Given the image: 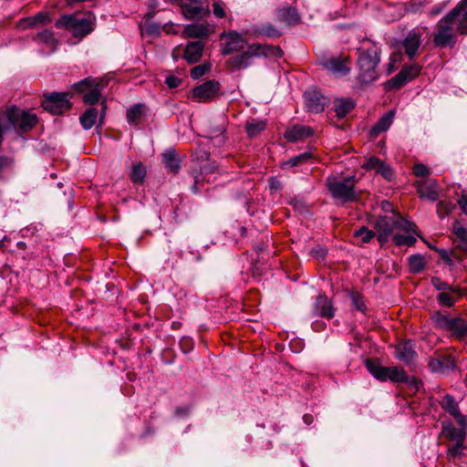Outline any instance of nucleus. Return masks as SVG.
<instances>
[{"label": "nucleus", "mask_w": 467, "mask_h": 467, "mask_svg": "<svg viewBox=\"0 0 467 467\" xmlns=\"http://www.w3.org/2000/svg\"><path fill=\"white\" fill-rule=\"evenodd\" d=\"M453 367L454 361L449 357L431 358L429 360V368L435 373H444Z\"/></svg>", "instance_id": "nucleus-29"}, {"label": "nucleus", "mask_w": 467, "mask_h": 467, "mask_svg": "<svg viewBox=\"0 0 467 467\" xmlns=\"http://www.w3.org/2000/svg\"><path fill=\"white\" fill-rule=\"evenodd\" d=\"M460 297L451 292H441L438 295L437 301L441 306L451 307Z\"/></svg>", "instance_id": "nucleus-46"}, {"label": "nucleus", "mask_w": 467, "mask_h": 467, "mask_svg": "<svg viewBox=\"0 0 467 467\" xmlns=\"http://www.w3.org/2000/svg\"><path fill=\"white\" fill-rule=\"evenodd\" d=\"M386 373V380H390L394 383H402L403 381H409V376L401 367H388Z\"/></svg>", "instance_id": "nucleus-35"}, {"label": "nucleus", "mask_w": 467, "mask_h": 467, "mask_svg": "<svg viewBox=\"0 0 467 467\" xmlns=\"http://www.w3.org/2000/svg\"><path fill=\"white\" fill-rule=\"evenodd\" d=\"M454 207V204L451 203V202L440 201L437 203V213L440 218H444L445 216L451 213Z\"/></svg>", "instance_id": "nucleus-48"}, {"label": "nucleus", "mask_w": 467, "mask_h": 467, "mask_svg": "<svg viewBox=\"0 0 467 467\" xmlns=\"http://www.w3.org/2000/svg\"><path fill=\"white\" fill-rule=\"evenodd\" d=\"M395 349L396 358L403 363L410 364L417 358V353L414 350V344L410 340L398 344Z\"/></svg>", "instance_id": "nucleus-21"}, {"label": "nucleus", "mask_w": 467, "mask_h": 467, "mask_svg": "<svg viewBox=\"0 0 467 467\" xmlns=\"http://www.w3.org/2000/svg\"><path fill=\"white\" fill-rule=\"evenodd\" d=\"M374 227L377 231L378 241L383 245L395 231L410 233L413 231L414 224L400 214H392L379 216L376 220Z\"/></svg>", "instance_id": "nucleus-4"}, {"label": "nucleus", "mask_w": 467, "mask_h": 467, "mask_svg": "<svg viewBox=\"0 0 467 467\" xmlns=\"http://www.w3.org/2000/svg\"><path fill=\"white\" fill-rule=\"evenodd\" d=\"M13 167V161L11 159L0 156V179L3 177L4 173L10 171Z\"/></svg>", "instance_id": "nucleus-51"}, {"label": "nucleus", "mask_w": 467, "mask_h": 467, "mask_svg": "<svg viewBox=\"0 0 467 467\" xmlns=\"http://www.w3.org/2000/svg\"><path fill=\"white\" fill-rule=\"evenodd\" d=\"M50 22V18L47 14L38 13L33 17H27L20 21V26L23 28L31 27L38 24H46Z\"/></svg>", "instance_id": "nucleus-41"}, {"label": "nucleus", "mask_w": 467, "mask_h": 467, "mask_svg": "<svg viewBox=\"0 0 467 467\" xmlns=\"http://www.w3.org/2000/svg\"><path fill=\"white\" fill-rule=\"evenodd\" d=\"M402 383L408 384L410 387L415 389V390H418L420 389V387L422 385V383L419 379H417L414 377H410V376H409V381H403Z\"/></svg>", "instance_id": "nucleus-59"}, {"label": "nucleus", "mask_w": 467, "mask_h": 467, "mask_svg": "<svg viewBox=\"0 0 467 467\" xmlns=\"http://www.w3.org/2000/svg\"><path fill=\"white\" fill-rule=\"evenodd\" d=\"M440 404L446 412L457 420L458 424H463L466 418L461 413L458 402L451 395L447 394L443 396Z\"/></svg>", "instance_id": "nucleus-23"}, {"label": "nucleus", "mask_w": 467, "mask_h": 467, "mask_svg": "<svg viewBox=\"0 0 467 467\" xmlns=\"http://www.w3.org/2000/svg\"><path fill=\"white\" fill-rule=\"evenodd\" d=\"M213 139H218V142L219 143L223 142L224 139H225L224 135H223V130H220V135L219 136L213 137Z\"/></svg>", "instance_id": "nucleus-63"}, {"label": "nucleus", "mask_w": 467, "mask_h": 467, "mask_svg": "<svg viewBox=\"0 0 467 467\" xmlns=\"http://www.w3.org/2000/svg\"><path fill=\"white\" fill-rule=\"evenodd\" d=\"M321 65L339 76H346L350 72V59L348 57H332L328 59L323 60Z\"/></svg>", "instance_id": "nucleus-19"}, {"label": "nucleus", "mask_w": 467, "mask_h": 467, "mask_svg": "<svg viewBox=\"0 0 467 467\" xmlns=\"http://www.w3.org/2000/svg\"><path fill=\"white\" fill-rule=\"evenodd\" d=\"M98 115H99V112H98L97 109L88 108L79 118L81 126L85 130L91 129L97 121Z\"/></svg>", "instance_id": "nucleus-37"}, {"label": "nucleus", "mask_w": 467, "mask_h": 467, "mask_svg": "<svg viewBox=\"0 0 467 467\" xmlns=\"http://www.w3.org/2000/svg\"><path fill=\"white\" fill-rule=\"evenodd\" d=\"M420 36L415 32H410L402 43L405 54L410 58L414 57L420 46Z\"/></svg>", "instance_id": "nucleus-27"}, {"label": "nucleus", "mask_w": 467, "mask_h": 467, "mask_svg": "<svg viewBox=\"0 0 467 467\" xmlns=\"http://www.w3.org/2000/svg\"><path fill=\"white\" fill-rule=\"evenodd\" d=\"M410 271L413 274L420 273L425 267L424 257L419 254H412L409 257Z\"/></svg>", "instance_id": "nucleus-42"}, {"label": "nucleus", "mask_w": 467, "mask_h": 467, "mask_svg": "<svg viewBox=\"0 0 467 467\" xmlns=\"http://www.w3.org/2000/svg\"><path fill=\"white\" fill-rule=\"evenodd\" d=\"M313 160V154L310 151L300 153L294 156L281 164L282 169L299 167Z\"/></svg>", "instance_id": "nucleus-33"}, {"label": "nucleus", "mask_w": 467, "mask_h": 467, "mask_svg": "<svg viewBox=\"0 0 467 467\" xmlns=\"http://www.w3.org/2000/svg\"><path fill=\"white\" fill-rule=\"evenodd\" d=\"M103 87L101 81L92 78H86L73 85L77 92L83 94L84 103L90 106L100 100Z\"/></svg>", "instance_id": "nucleus-8"}, {"label": "nucleus", "mask_w": 467, "mask_h": 467, "mask_svg": "<svg viewBox=\"0 0 467 467\" xmlns=\"http://www.w3.org/2000/svg\"><path fill=\"white\" fill-rule=\"evenodd\" d=\"M393 242L398 246H411L415 244L416 238L410 234V233H406V234H400L398 233H394L392 235Z\"/></svg>", "instance_id": "nucleus-45"}, {"label": "nucleus", "mask_w": 467, "mask_h": 467, "mask_svg": "<svg viewBox=\"0 0 467 467\" xmlns=\"http://www.w3.org/2000/svg\"><path fill=\"white\" fill-rule=\"evenodd\" d=\"M37 116L30 110L11 107L0 113V143L4 135L11 130L18 134L31 130L37 123Z\"/></svg>", "instance_id": "nucleus-2"}, {"label": "nucleus", "mask_w": 467, "mask_h": 467, "mask_svg": "<svg viewBox=\"0 0 467 467\" xmlns=\"http://www.w3.org/2000/svg\"><path fill=\"white\" fill-rule=\"evenodd\" d=\"M100 105H101L100 119H102L104 118V115H105L106 109H107L106 101L105 100L101 101Z\"/></svg>", "instance_id": "nucleus-61"}, {"label": "nucleus", "mask_w": 467, "mask_h": 467, "mask_svg": "<svg viewBox=\"0 0 467 467\" xmlns=\"http://www.w3.org/2000/svg\"><path fill=\"white\" fill-rule=\"evenodd\" d=\"M209 69H210V66L206 65V64L195 66L191 70V77L193 79H198V78H202V76H204L209 71Z\"/></svg>", "instance_id": "nucleus-50"}, {"label": "nucleus", "mask_w": 467, "mask_h": 467, "mask_svg": "<svg viewBox=\"0 0 467 467\" xmlns=\"http://www.w3.org/2000/svg\"><path fill=\"white\" fill-rule=\"evenodd\" d=\"M395 112L394 110L388 111L385 115H383L378 122L374 125L371 130V134L373 136H377L379 133L386 131L391 126L394 119Z\"/></svg>", "instance_id": "nucleus-32"}, {"label": "nucleus", "mask_w": 467, "mask_h": 467, "mask_svg": "<svg viewBox=\"0 0 467 467\" xmlns=\"http://www.w3.org/2000/svg\"><path fill=\"white\" fill-rule=\"evenodd\" d=\"M265 48L262 47V44L249 45L241 54L232 57L228 63L233 68L237 70L246 68L253 64L254 57H263Z\"/></svg>", "instance_id": "nucleus-10"}, {"label": "nucleus", "mask_w": 467, "mask_h": 467, "mask_svg": "<svg viewBox=\"0 0 467 467\" xmlns=\"http://www.w3.org/2000/svg\"><path fill=\"white\" fill-rule=\"evenodd\" d=\"M355 184V176H348L341 180L336 178L327 179V188L331 195L333 198L343 202H353L357 199Z\"/></svg>", "instance_id": "nucleus-6"}, {"label": "nucleus", "mask_w": 467, "mask_h": 467, "mask_svg": "<svg viewBox=\"0 0 467 467\" xmlns=\"http://www.w3.org/2000/svg\"><path fill=\"white\" fill-rule=\"evenodd\" d=\"M354 236L360 238L362 243L367 244L372 240V238L375 236V233L371 230H368L367 227L362 226L354 232Z\"/></svg>", "instance_id": "nucleus-49"}, {"label": "nucleus", "mask_w": 467, "mask_h": 467, "mask_svg": "<svg viewBox=\"0 0 467 467\" xmlns=\"http://www.w3.org/2000/svg\"><path fill=\"white\" fill-rule=\"evenodd\" d=\"M355 107L353 100L349 99H339L335 101L336 115L342 119L346 117Z\"/></svg>", "instance_id": "nucleus-36"}, {"label": "nucleus", "mask_w": 467, "mask_h": 467, "mask_svg": "<svg viewBox=\"0 0 467 467\" xmlns=\"http://www.w3.org/2000/svg\"><path fill=\"white\" fill-rule=\"evenodd\" d=\"M165 84L170 88H178L182 84V78H180L174 75H169L165 78Z\"/></svg>", "instance_id": "nucleus-55"}, {"label": "nucleus", "mask_w": 467, "mask_h": 467, "mask_svg": "<svg viewBox=\"0 0 467 467\" xmlns=\"http://www.w3.org/2000/svg\"><path fill=\"white\" fill-rule=\"evenodd\" d=\"M312 134L313 130L309 126L295 125L285 130L284 137L287 141L296 142L311 137Z\"/></svg>", "instance_id": "nucleus-22"}, {"label": "nucleus", "mask_w": 467, "mask_h": 467, "mask_svg": "<svg viewBox=\"0 0 467 467\" xmlns=\"http://www.w3.org/2000/svg\"><path fill=\"white\" fill-rule=\"evenodd\" d=\"M162 163L170 172H179L181 169V161L178 158L175 149L169 148L162 153Z\"/></svg>", "instance_id": "nucleus-25"}, {"label": "nucleus", "mask_w": 467, "mask_h": 467, "mask_svg": "<svg viewBox=\"0 0 467 467\" xmlns=\"http://www.w3.org/2000/svg\"><path fill=\"white\" fill-rule=\"evenodd\" d=\"M433 43L438 47H453L456 43L453 25L446 16L437 23V32L433 36Z\"/></svg>", "instance_id": "nucleus-11"}, {"label": "nucleus", "mask_w": 467, "mask_h": 467, "mask_svg": "<svg viewBox=\"0 0 467 467\" xmlns=\"http://www.w3.org/2000/svg\"><path fill=\"white\" fill-rule=\"evenodd\" d=\"M202 3L200 0H181L183 16L187 19H196L208 14V8L202 6Z\"/></svg>", "instance_id": "nucleus-18"}, {"label": "nucleus", "mask_w": 467, "mask_h": 467, "mask_svg": "<svg viewBox=\"0 0 467 467\" xmlns=\"http://www.w3.org/2000/svg\"><path fill=\"white\" fill-rule=\"evenodd\" d=\"M362 168L367 171L374 170L388 181H390L393 177V171L390 166L377 157L368 158L362 165Z\"/></svg>", "instance_id": "nucleus-20"}, {"label": "nucleus", "mask_w": 467, "mask_h": 467, "mask_svg": "<svg viewBox=\"0 0 467 467\" xmlns=\"http://www.w3.org/2000/svg\"><path fill=\"white\" fill-rule=\"evenodd\" d=\"M192 177H193V183H192L191 189H192V192L196 194L200 191L198 184L202 182V175L201 174H192Z\"/></svg>", "instance_id": "nucleus-58"}, {"label": "nucleus", "mask_w": 467, "mask_h": 467, "mask_svg": "<svg viewBox=\"0 0 467 467\" xmlns=\"http://www.w3.org/2000/svg\"><path fill=\"white\" fill-rule=\"evenodd\" d=\"M380 53V46L369 39H364L357 48L358 80L362 85L370 84L379 78Z\"/></svg>", "instance_id": "nucleus-1"}, {"label": "nucleus", "mask_w": 467, "mask_h": 467, "mask_svg": "<svg viewBox=\"0 0 467 467\" xmlns=\"http://www.w3.org/2000/svg\"><path fill=\"white\" fill-rule=\"evenodd\" d=\"M313 316L331 319L335 316L332 301L325 295L319 294L313 306Z\"/></svg>", "instance_id": "nucleus-17"}, {"label": "nucleus", "mask_w": 467, "mask_h": 467, "mask_svg": "<svg viewBox=\"0 0 467 467\" xmlns=\"http://www.w3.org/2000/svg\"><path fill=\"white\" fill-rule=\"evenodd\" d=\"M220 91V84L215 80H208L192 89V98L199 102H208L215 98Z\"/></svg>", "instance_id": "nucleus-15"}, {"label": "nucleus", "mask_w": 467, "mask_h": 467, "mask_svg": "<svg viewBox=\"0 0 467 467\" xmlns=\"http://www.w3.org/2000/svg\"><path fill=\"white\" fill-rule=\"evenodd\" d=\"M265 129V122L263 120L252 119L247 121L245 130L249 137H254Z\"/></svg>", "instance_id": "nucleus-44"}, {"label": "nucleus", "mask_w": 467, "mask_h": 467, "mask_svg": "<svg viewBox=\"0 0 467 467\" xmlns=\"http://www.w3.org/2000/svg\"><path fill=\"white\" fill-rule=\"evenodd\" d=\"M440 254L447 264H451V260L445 250H441Z\"/></svg>", "instance_id": "nucleus-60"}, {"label": "nucleus", "mask_w": 467, "mask_h": 467, "mask_svg": "<svg viewBox=\"0 0 467 467\" xmlns=\"http://www.w3.org/2000/svg\"><path fill=\"white\" fill-rule=\"evenodd\" d=\"M466 426V419H464L463 424H458V427L450 420L441 422V436L448 441L446 456L450 461L464 456Z\"/></svg>", "instance_id": "nucleus-3"}, {"label": "nucleus", "mask_w": 467, "mask_h": 467, "mask_svg": "<svg viewBox=\"0 0 467 467\" xmlns=\"http://www.w3.org/2000/svg\"><path fill=\"white\" fill-rule=\"evenodd\" d=\"M413 173L417 177H426L430 174V170L423 163H417L413 167Z\"/></svg>", "instance_id": "nucleus-53"}, {"label": "nucleus", "mask_w": 467, "mask_h": 467, "mask_svg": "<svg viewBox=\"0 0 467 467\" xmlns=\"http://www.w3.org/2000/svg\"><path fill=\"white\" fill-rule=\"evenodd\" d=\"M277 20L288 26L296 25L300 21V16L296 8L285 6L278 9L276 14Z\"/></svg>", "instance_id": "nucleus-28"}, {"label": "nucleus", "mask_w": 467, "mask_h": 467, "mask_svg": "<svg viewBox=\"0 0 467 467\" xmlns=\"http://www.w3.org/2000/svg\"><path fill=\"white\" fill-rule=\"evenodd\" d=\"M34 40L38 43L45 45L47 47L54 51L57 46V40L55 38L54 34L51 30L45 29L34 36Z\"/></svg>", "instance_id": "nucleus-34"}, {"label": "nucleus", "mask_w": 467, "mask_h": 467, "mask_svg": "<svg viewBox=\"0 0 467 467\" xmlns=\"http://www.w3.org/2000/svg\"><path fill=\"white\" fill-rule=\"evenodd\" d=\"M69 92H52L45 95L42 107L52 114H61L71 108Z\"/></svg>", "instance_id": "nucleus-9"}, {"label": "nucleus", "mask_w": 467, "mask_h": 467, "mask_svg": "<svg viewBox=\"0 0 467 467\" xmlns=\"http://www.w3.org/2000/svg\"><path fill=\"white\" fill-rule=\"evenodd\" d=\"M431 282V285L439 291L451 292V294L456 295V296H462L458 286L451 285L447 282L442 281L440 277H432Z\"/></svg>", "instance_id": "nucleus-38"}, {"label": "nucleus", "mask_w": 467, "mask_h": 467, "mask_svg": "<svg viewBox=\"0 0 467 467\" xmlns=\"http://www.w3.org/2000/svg\"><path fill=\"white\" fill-rule=\"evenodd\" d=\"M256 36H266L269 37H279L282 34L271 24H266L257 28L254 32Z\"/></svg>", "instance_id": "nucleus-47"}, {"label": "nucleus", "mask_w": 467, "mask_h": 467, "mask_svg": "<svg viewBox=\"0 0 467 467\" xmlns=\"http://www.w3.org/2000/svg\"><path fill=\"white\" fill-rule=\"evenodd\" d=\"M221 38L225 39L222 48V54L223 56L239 52L247 45V40L244 36L235 30L223 32L221 34Z\"/></svg>", "instance_id": "nucleus-13"}, {"label": "nucleus", "mask_w": 467, "mask_h": 467, "mask_svg": "<svg viewBox=\"0 0 467 467\" xmlns=\"http://www.w3.org/2000/svg\"><path fill=\"white\" fill-rule=\"evenodd\" d=\"M446 16L461 35H467V0H462Z\"/></svg>", "instance_id": "nucleus-14"}, {"label": "nucleus", "mask_w": 467, "mask_h": 467, "mask_svg": "<svg viewBox=\"0 0 467 467\" xmlns=\"http://www.w3.org/2000/svg\"><path fill=\"white\" fill-rule=\"evenodd\" d=\"M458 204L464 214L467 215V192H462Z\"/></svg>", "instance_id": "nucleus-57"}, {"label": "nucleus", "mask_w": 467, "mask_h": 467, "mask_svg": "<svg viewBox=\"0 0 467 467\" xmlns=\"http://www.w3.org/2000/svg\"><path fill=\"white\" fill-rule=\"evenodd\" d=\"M271 188L272 189H278L280 187V183L278 181L276 180H274L273 178H271Z\"/></svg>", "instance_id": "nucleus-64"}, {"label": "nucleus", "mask_w": 467, "mask_h": 467, "mask_svg": "<svg viewBox=\"0 0 467 467\" xmlns=\"http://www.w3.org/2000/svg\"><path fill=\"white\" fill-rule=\"evenodd\" d=\"M420 197L426 198L431 202L439 199L438 185L434 182H420L417 186Z\"/></svg>", "instance_id": "nucleus-26"}, {"label": "nucleus", "mask_w": 467, "mask_h": 467, "mask_svg": "<svg viewBox=\"0 0 467 467\" xmlns=\"http://www.w3.org/2000/svg\"><path fill=\"white\" fill-rule=\"evenodd\" d=\"M365 366L368 371L378 380L386 381V373L388 367L380 364L378 358H369L366 360Z\"/></svg>", "instance_id": "nucleus-30"}, {"label": "nucleus", "mask_w": 467, "mask_h": 467, "mask_svg": "<svg viewBox=\"0 0 467 467\" xmlns=\"http://www.w3.org/2000/svg\"><path fill=\"white\" fill-rule=\"evenodd\" d=\"M204 44L202 41L189 42L184 49V59L189 64L199 62L203 53Z\"/></svg>", "instance_id": "nucleus-24"}, {"label": "nucleus", "mask_w": 467, "mask_h": 467, "mask_svg": "<svg viewBox=\"0 0 467 467\" xmlns=\"http://www.w3.org/2000/svg\"><path fill=\"white\" fill-rule=\"evenodd\" d=\"M58 28L70 29L75 37L83 38L93 31L92 24L88 17H78L75 15H65L55 24Z\"/></svg>", "instance_id": "nucleus-7"}, {"label": "nucleus", "mask_w": 467, "mask_h": 467, "mask_svg": "<svg viewBox=\"0 0 467 467\" xmlns=\"http://www.w3.org/2000/svg\"><path fill=\"white\" fill-rule=\"evenodd\" d=\"M352 303L356 306V308L361 312H364L366 309V306L362 300V298L358 295H352L351 296Z\"/></svg>", "instance_id": "nucleus-56"}, {"label": "nucleus", "mask_w": 467, "mask_h": 467, "mask_svg": "<svg viewBox=\"0 0 467 467\" xmlns=\"http://www.w3.org/2000/svg\"><path fill=\"white\" fill-rule=\"evenodd\" d=\"M146 176V169L141 162L133 164L130 178L133 183H140Z\"/></svg>", "instance_id": "nucleus-43"}, {"label": "nucleus", "mask_w": 467, "mask_h": 467, "mask_svg": "<svg viewBox=\"0 0 467 467\" xmlns=\"http://www.w3.org/2000/svg\"><path fill=\"white\" fill-rule=\"evenodd\" d=\"M421 67L419 64H411L404 66L402 69L392 78L387 81L386 88L399 89L405 86L408 82L414 79L420 73Z\"/></svg>", "instance_id": "nucleus-12"}, {"label": "nucleus", "mask_w": 467, "mask_h": 467, "mask_svg": "<svg viewBox=\"0 0 467 467\" xmlns=\"http://www.w3.org/2000/svg\"><path fill=\"white\" fill-rule=\"evenodd\" d=\"M306 108L308 112L320 113L325 110L326 98L317 89L309 88L304 93Z\"/></svg>", "instance_id": "nucleus-16"}, {"label": "nucleus", "mask_w": 467, "mask_h": 467, "mask_svg": "<svg viewBox=\"0 0 467 467\" xmlns=\"http://www.w3.org/2000/svg\"><path fill=\"white\" fill-rule=\"evenodd\" d=\"M431 320L437 328L451 332L459 340L467 337V321L462 317H451L438 311L431 315Z\"/></svg>", "instance_id": "nucleus-5"}, {"label": "nucleus", "mask_w": 467, "mask_h": 467, "mask_svg": "<svg viewBox=\"0 0 467 467\" xmlns=\"http://www.w3.org/2000/svg\"><path fill=\"white\" fill-rule=\"evenodd\" d=\"M213 13L217 18L225 17L226 14L221 1H216L213 4Z\"/></svg>", "instance_id": "nucleus-54"}, {"label": "nucleus", "mask_w": 467, "mask_h": 467, "mask_svg": "<svg viewBox=\"0 0 467 467\" xmlns=\"http://www.w3.org/2000/svg\"><path fill=\"white\" fill-rule=\"evenodd\" d=\"M303 420L305 421L306 424L309 425L313 421V417L310 414H305L303 417Z\"/></svg>", "instance_id": "nucleus-62"}, {"label": "nucleus", "mask_w": 467, "mask_h": 467, "mask_svg": "<svg viewBox=\"0 0 467 467\" xmlns=\"http://www.w3.org/2000/svg\"><path fill=\"white\" fill-rule=\"evenodd\" d=\"M209 29L204 25H189L184 28L183 34L188 37H202L207 36Z\"/></svg>", "instance_id": "nucleus-39"}, {"label": "nucleus", "mask_w": 467, "mask_h": 467, "mask_svg": "<svg viewBox=\"0 0 467 467\" xmlns=\"http://www.w3.org/2000/svg\"><path fill=\"white\" fill-rule=\"evenodd\" d=\"M145 106L143 104H136L128 109L127 119L131 124H138L143 116Z\"/></svg>", "instance_id": "nucleus-40"}, {"label": "nucleus", "mask_w": 467, "mask_h": 467, "mask_svg": "<svg viewBox=\"0 0 467 467\" xmlns=\"http://www.w3.org/2000/svg\"><path fill=\"white\" fill-rule=\"evenodd\" d=\"M262 47H266L264 50L263 57H266L268 55L275 56L276 57H280L283 55V50L278 47H273L269 45H262Z\"/></svg>", "instance_id": "nucleus-52"}, {"label": "nucleus", "mask_w": 467, "mask_h": 467, "mask_svg": "<svg viewBox=\"0 0 467 467\" xmlns=\"http://www.w3.org/2000/svg\"><path fill=\"white\" fill-rule=\"evenodd\" d=\"M452 232L456 235L454 240L455 248L467 254V228L456 222L453 223Z\"/></svg>", "instance_id": "nucleus-31"}]
</instances>
